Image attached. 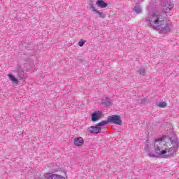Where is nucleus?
I'll return each instance as SVG.
<instances>
[{
  "label": "nucleus",
  "mask_w": 179,
  "mask_h": 179,
  "mask_svg": "<svg viewBox=\"0 0 179 179\" xmlns=\"http://www.w3.org/2000/svg\"><path fill=\"white\" fill-rule=\"evenodd\" d=\"M174 8V6L171 3V1L170 0H166L163 3V10L164 12H169V10H171Z\"/></svg>",
  "instance_id": "obj_4"
},
{
  "label": "nucleus",
  "mask_w": 179,
  "mask_h": 179,
  "mask_svg": "<svg viewBox=\"0 0 179 179\" xmlns=\"http://www.w3.org/2000/svg\"><path fill=\"white\" fill-rule=\"evenodd\" d=\"M48 179H66V178L62 175L52 173L50 176H49Z\"/></svg>",
  "instance_id": "obj_10"
},
{
  "label": "nucleus",
  "mask_w": 179,
  "mask_h": 179,
  "mask_svg": "<svg viewBox=\"0 0 179 179\" xmlns=\"http://www.w3.org/2000/svg\"><path fill=\"white\" fill-rule=\"evenodd\" d=\"M99 120H100V113H94L92 114L91 121H92V122H96L99 121Z\"/></svg>",
  "instance_id": "obj_7"
},
{
  "label": "nucleus",
  "mask_w": 179,
  "mask_h": 179,
  "mask_svg": "<svg viewBox=\"0 0 179 179\" xmlns=\"http://www.w3.org/2000/svg\"><path fill=\"white\" fill-rule=\"evenodd\" d=\"M107 124H109L108 117L106 120H102L99 123H98L96 124V127H104V125H107Z\"/></svg>",
  "instance_id": "obj_12"
},
{
  "label": "nucleus",
  "mask_w": 179,
  "mask_h": 179,
  "mask_svg": "<svg viewBox=\"0 0 179 179\" xmlns=\"http://www.w3.org/2000/svg\"><path fill=\"white\" fill-rule=\"evenodd\" d=\"M138 72L139 75H141L142 76H143L146 73V69H145L144 68H141L139 69Z\"/></svg>",
  "instance_id": "obj_15"
},
{
  "label": "nucleus",
  "mask_w": 179,
  "mask_h": 179,
  "mask_svg": "<svg viewBox=\"0 0 179 179\" xmlns=\"http://www.w3.org/2000/svg\"><path fill=\"white\" fill-rule=\"evenodd\" d=\"M96 4L97 5V6L102 8H107L108 6L107 3H105L103 0H98Z\"/></svg>",
  "instance_id": "obj_9"
},
{
  "label": "nucleus",
  "mask_w": 179,
  "mask_h": 179,
  "mask_svg": "<svg viewBox=\"0 0 179 179\" xmlns=\"http://www.w3.org/2000/svg\"><path fill=\"white\" fill-rule=\"evenodd\" d=\"M179 148L178 140L169 137H164L155 140L154 150L157 156L164 157V156H173Z\"/></svg>",
  "instance_id": "obj_1"
},
{
  "label": "nucleus",
  "mask_w": 179,
  "mask_h": 179,
  "mask_svg": "<svg viewBox=\"0 0 179 179\" xmlns=\"http://www.w3.org/2000/svg\"><path fill=\"white\" fill-rule=\"evenodd\" d=\"M149 27L159 30L161 33H169L171 30V24L167 22L166 17L158 12L151 13L146 20Z\"/></svg>",
  "instance_id": "obj_2"
},
{
  "label": "nucleus",
  "mask_w": 179,
  "mask_h": 179,
  "mask_svg": "<svg viewBox=\"0 0 179 179\" xmlns=\"http://www.w3.org/2000/svg\"><path fill=\"white\" fill-rule=\"evenodd\" d=\"M88 131L90 134H99L101 131V128L96 127H88Z\"/></svg>",
  "instance_id": "obj_5"
},
{
  "label": "nucleus",
  "mask_w": 179,
  "mask_h": 179,
  "mask_svg": "<svg viewBox=\"0 0 179 179\" xmlns=\"http://www.w3.org/2000/svg\"><path fill=\"white\" fill-rule=\"evenodd\" d=\"M103 104L105 106V107H110L111 106V102L108 100H107V98H105V99H103Z\"/></svg>",
  "instance_id": "obj_14"
},
{
  "label": "nucleus",
  "mask_w": 179,
  "mask_h": 179,
  "mask_svg": "<svg viewBox=\"0 0 179 179\" xmlns=\"http://www.w3.org/2000/svg\"><path fill=\"white\" fill-rule=\"evenodd\" d=\"M96 13H97V14L99 15V16H100V17H103V13L99 12V11L98 10V11H96Z\"/></svg>",
  "instance_id": "obj_18"
},
{
  "label": "nucleus",
  "mask_w": 179,
  "mask_h": 179,
  "mask_svg": "<svg viewBox=\"0 0 179 179\" xmlns=\"http://www.w3.org/2000/svg\"><path fill=\"white\" fill-rule=\"evenodd\" d=\"M133 10L137 15H141V13H142V8H141V6L138 3L135 4L134 7L133 8Z\"/></svg>",
  "instance_id": "obj_8"
},
{
  "label": "nucleus",
  "mask_w": 179,
  "mask_h": 179,
  "mask_svg": "<svg viewBox=\"0 0 179 179\" xmlns=\"http://www.w3.org/2000/svg\"><path fill=\"white\" fill-rule=\"evenodd\" d=\"M84 45H85V41L83 39H81L78 42V45H79V47H83Z\"/></svg>",
  "instance_id": "obj_16"
},
{
  "label": "nucleus",
  "mask_w": 179,
  "mask_h": 179,
  "mask_svg": "<svg viewBox=\"0 0 179 179\" xmlns=\"http://www.w3.org/2000/svg\"><path fill=\"white\" fill-rule=\"evenodd\" d=\"M157 106L159 108H166V107H167V103H166L164 101L159 102L157 104Z\"/></svg>",
  "instance_id": "obj_13"
},
{
  "label": "nucleus",
  "mask_w": 179,
  "mask_h": 179,
  "mask_svg": "<svg viewBox=\"0 0 179 179\" xmlns=\"http://www.w3.org/2000/svg\"><path fill=\"white\" fill-rule=\"evenodd\" d=\"M83 143H85V140L82 137H77L74 139L75 146H83Z\"/></svg>",
  "instance_id": "obj_6"
},
{
  "label": "nucleus",
  "mask_w": 179,
  "mask_h": 179,
  "mask_svg": "<svg viewBox=\"0 0 179 179\" xmlns=\"http://www.w3.org/2000/svg\"><path fill=\"white\" fill-rule=\"evenodd\" d=\"M7 76L8 79L12 82V83H15V85H17L18 80H17V78L15 77V76H13V74H8Z\"/></svg>",
  "instance_id": "obj_11"
},
{
  "label": "nucleus",
  "mask_w": 179,
  "mask_h": 179,
  "mask_svg": "<svg viewBox=\"0 0 179 179\" xmlns=\"http://www.w3.org/2000/svg\"><path fill=\"white\" fill-rule=\"evenodd\" d=\"M108 122L109 124H115V125H122V120H121L120 115H113L108 117Z\"/></svg>",
  "instance_id": "obj_3"
},
{
  "label": "nucleus",
  "mask_w": 179,
  "mask_h": 179,
  "mask_svg": "<svg viewBox=\"0 0 179 179\" xmlns=\"http://www.w3.org/2000/svg\"><path fill=\"white\" fill-rule=\"evenodd\" d=\"M92 12H95V13H96V12L98 11L97 10H96V8L93 6H91Z\"/></svg>",
  "instance_id": "obj_17"
}]
</instances>
